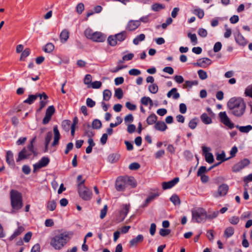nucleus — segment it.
<instances>
[{"label": "nucleus", "instance_id": "f257e3e1", "mask_svg": "<svg viewBox=\"0 0 252 252\" xmlns=\"http://www.w3.org/2000/svg\"><path fill=\"white\" fill-rule=\"evenodd\" d=\"M229 112L235 117H242L246 111V105L242 97H233L230 98L227 103Z\"/></svg>", "mask_w": 252, "mask_h": 252}, {"label": "nucleus", "instance_id": "f03ea898", "mask_svg": "<svg viewBox=\"0 0 252 252\" xmlns=\"http://www.w3.org/2000/svg\"><path fill=\"white\" fill-rule=\"evenodd\" d=\"M73 233L71 232H63L58 234L51 239L50 245L56 250L62 249L70 240Z\"/></svg>", "mask_w": 252, "mask_h": 252}, {"label": "nucleus", "instance_id": "7ed1b4c3", "mask_svg": "<svg viewBox=\"0 0 252 252\" xmlns=\"http://www.w3.org/2000/svg\"><path fill=\"white\" fill-rule=\"evenodd\" d=\"M10 195L11 205L13 209L11 213H13L23 207L22 196L20 192L14 189L10 191Z\"/></svg>", "mask_w": 252, "mask_h": 252}, {"label": "nucleus", "instance_id": "20e7f679", "mask_svg": "<svg viewBox=\"0 0 252 252\" xmlns=\"http://www.w3.org/2000/svg\"><path fill=\"white\" fill-rule=\"evenodd\" d=\"M84 34L88 39L96 42H103L106 38V36L104 33L99 32H94L90 28L85 30Z\"/></svg>", "mask_w": 252, "mask_h": 252}, {"label": "nucleus", "instance_id": "39448f33", "mask_svg": "<svg viewBox=\"0 0 252 252\" xmlns=\"http://www.w3.org/2000/svg\"><path fill=\"white\" fill-rule=\"evenodd\" d=\"M36 137L35 136L31 141L30 143L28 145V149L29 150L30 152L27 153V149L24 148L19 153L18 157L16 159L17 162H19L21 160L29 158L32 154L34 155H37L36 149H34L33 146V143L36 140Z\"/></svg>", "mask_w": 252, "mask_h": 252}, {"label": "nucleus", "instance_id": "423d86ee", "mask_svg": "<svg viewBox=\"0 0 252 252\" xmlns=\"http://www.w3.org/2000/svg\"><path fill=\"white\" fill-rule=\"evenodd\" d=\"M192 220L194 222H204L207 220V212L202 208H198L192 211Z\"/></svg>", "mask_w": 252, "mask_h": 252}, {"label": "nucleus", "instance_id": "0eeeda50", "mask_svg": "<svg viewBox=\"0 0 252 252\" xmlns=\"http://www.w3.org/2000/svg\"><path fill=\"white\" fill-rule=\"evenodd\" d=\"M84 183L85 180H83L78 184V192L80 196L83 200H89L92 198V192L84 186Z\"/></svg>", "mask_w": 252, "mask_h": 252}, {"label": "nucleus", "instance_id": "6e6552de", "mask_svg": "<svg viewBox=\"0 0 252 252\" xmlns=\"http://www.w3.org/2000/svg\"><path fill=\"white\" fill-rule=\"evenodd\" d=\"M218 116L220 121L229 129H232L234 127V124L231 121L225 111L220 112Z\"/></svg>", "mask_w": 252, "mask_h": 252}, {"label": "nucleus", "instance_id": "1a4fd4ad", "mask_svg": "<svg viewBox=\"0 0 252 252\" xmlns=\"http://www.w3.org/2000/svg\"><path fill=\"white\" fill-rule=\"evenodd\" d=\"M50 159L47 157H42L37 163L33 165V172L35 173L36 170L46 167L49 163Z\"/></svg>", "mask_w": 252, "mask_h": 252}, {"label": "nucleus", "instance_id": "9d476101", "mask_svg": "<svg viewBox=\"0 0 252 252\" xmlns=\"http://www.w3.org/2000/svg\"><path fill=\"white\" fill-rule=\"evenodd\" d=\"M55 112V109L54 106L53 105L49 106L46 109L45 115L42 120V123L44 125L48 124Z\"/></svg>", "mask_w": 252, "mask_h": 252}, {"label": "nucleus", "instance_id": "9b49d317", "mask_svg": "<svg viewBox=\"0 0 252 252\" xmlns=\"http://www.w3.org/2000/svg\"><path fill=\"white\" fill-rule=\"evenodd\" d=\"M115 187L117 190L119 191H123L125 190L127 187V185L125 177H119L117 179L115 183Z\"/></svg>", "mask_w": 252, "mask_h": 252}, {"label": "nucleus", "instance_id": "f8f14e48", "mask_svg": "<svg viewBox=\"0 0 252 252\" xmlns=\"http://www.w3.org/2000/svg\"><path fill=\"white\" fill-rule=\"evenodd\" d=\"M229 187L226 184H222L220 186L218 189V191L214 193L213 196L215 198H219L221 196H225L228 190Z\"/></svg>", "mask_w": 252, "mask_h": 252}, {"label": "nucleus", "instance_id": "ddd939ff", "mask_svg": "<svg viewBox=\"0 0 252 252\" xmlns=\"http://www.w3.org/2000/svg\"><path fill=\"white\" fill-rule=\"evenodd\" d=\"M202 152L205 156L206 161L209 163H212L214 161V158L213 154L210 153L211 148L210 147L203 146L202 147Z\"/></svg>", "mask_w": 252, "mask_h": 252}, {"label": "nucleus", "instance_id": "4468645a", "mask_svg": "<svg viewBox=\"0 0 252 252\" xmlns=\"http://www.w3.org/2000/svg\"><path fill=\"white\" fill-rule=\"evenodd\" d=\"M250 163L248 158H244L234 165L232 170L234 172H237L248 165Z\"/></svg>", "mask_w": 252, "mask_h": 252}, {"label": "nucleus", "instance_id": "2eb2a0df", "mask_svg": "<svg viewBox=\"0 0 252 252\" xmlns=\"http://www.w3.org/2000/svg\"><path fill=\"white\" fill-rule=\"evenodd\" d=\"M234 38L236 43L240 46H245L247 44V40L242 35L239 31L236 32L234 33Z\"/></svg>", "mask_w": 252, "mask_h": 252}, {"label": "nucleus", "instance_id": "dca6fc26", "mask_svg": "<svg viewBox=\"0 0 252 252\" xmlns=\"http://www.w3.org/2000/svg\"><path fill=\"white\" fill-rule=\"evenodd\" d=\"M38 96L40 97V99H41L42 97H43L44 100H46L48 98L47 95L45 93L34 95L32 94L29 95L28 98L25 100L24 102L25 103L31 104L37 99Z\"/></svg>", "mask_w": 252, "mask_h": 252}, {"label": "nucleus", "instance_id": "f3484780", "mask_svg": "<svg viewBox=\"0 0 252 252\" xmlns=\"http://www.w3.org/2000/svg\"><path fill=\"white\" fill-rule=\"evenodd\" d=\"M212 63L211 60L208 58H203L198 60L197 62L194 63L195 66L201 67H206Z\"/></svg>", "mask_w": 252, "mask_h": 252}, {"label": "nucleus", "instance_id": "a211bd4d", "mask_svg": "<svg viewBox=\"0 0 252 252\" xmlns=\"http://www.w3.org/2000/svg\"><path fill=\"white\" fill-rule=\"evenodd\" d=\"M140 26L139 21L138 20H129L126 27V29L128 31H133Z\"/></svg>", "mask_w": 252, "mask_h": 252}, {"label": "nucleus", "instance_id": "6ab92c4d", "mask_svg": "<svg viewBox=\"0 0 252 252\" xmlns=\"http://www.w3.org/2000/svg\"><path fill=\"white\" fill-rule=\"evenodd\" d=\"M179 178L178 177H176L169 182H163L162 184V188L164 190L169 189L174 187L177 183L179 182Z\"/></svg>", "mask_w": 252, "mask_h": 252}, {"label": "nucleus", "instance_id": "aec40b11", "mask_svg": "<svg viewBox=\"0 0 252 252\" xmlns=\"http://www.w3.org/2000/svg\"><path fill=\"white\" fill-rule=\"evenodd\" d=\"M53 131H54V141L52 144V146H55L58 144L59 140L61 137L60 133L58 130L57 126H54Z\"/></svg>", "mask_w": 252, "mask_h": 252}, {"label": "nucleus", "instance_id": "412c9836", "mask_svg": "<svg viewBox=\"0 0 252 252\" xmlns=\"http://www.w3.org/2000/svg\"><path fill=\"white\" fill-rule=\"evenodd\" d=\"M167 96L168 98L172 97L174 99H178L180 97V94L177 92V89L173 88L167 93Z\"/></svg>", "mask_w": 252, "mask_h": 252}, {"label": "nucleus", "instance_id": "4be33fe9", "mask_svg": "<svg viewBox=\"0 0 252 252\" xmlns=\"http://www.w3.org/2000/svg\"><path fill=\"white\" fill-rule=\"evenodd\" d=\"M84 135L88 138L92 137L94 135V133L89 124L84 125Z\"/></svg>", "mask_w": 252, "mask_h": 252}, {"label": "nucleus", "instance_id": "5701e85b", "mask_svg": "<svg viewBox=\"0 0 252 252\" xmlns=\"http://www.w3.org/2000/svg\"><path fill=\"white\" fill-rule=\"evenodd\" d=\"M144 240V237L142 234L138 235L135 238L132 239L130 242V245L131 247L136 246L137 244L142 242Z\"/></svg>", "mask_w": 252, "mask_h": 252}, {"label": "nucleus", "instance_id": "b1692460", "mask_svg": "<svg viewBox=\"0 0 252 252\" xmlns=\"http://www.w3.org/2000/svg\"><path fill=\"white\" fill-rule=\"evenodd\" d=\"M69 38V32L67 30L64 29L62 31L60 35L61 42L63 43H65Z\"/></svg>", "mask_w": 252, "mask_h": 252}, {"label": "nucleus", "instance_id": "393cba45", "mask_svg": "<svg viewBox=\"0 0 252 252\" xmlns=\"http://www.w3.org/2000/svg\"><path fill=\"white\" fill-rule=\"evenodd\" d=\"M6 161L9 165L14 166L15 165L13 154L11 151H8L6 152Z\"/></svg>", "mask_w": 252, "mask_h": 252}, {"label": "nucleus", "instance_id": "a878e982", "mask_svg": "<svg viewBox=\"0 0 252 252\" xmlns=\"http://www.w3.org/2000/svg\"><path fill=\"white\" fill-rule=\"evenodd\" d=\"M155 128L158 131H164L167 129V126L164 122L158 121L155 124Z\"/></svg>", "mask_w": 252, "mask_h": 252}, {"label": "nucleus", "instance_id": "bb28decb", "mask_svg": "<svg viewBox=\"0 0 252 252\" xmlns=\"http://www.w3.org/2000/svg\"><path fill=\"white\" fill-rule=\"evenodd\" d=\"M201 121L205 125H210L212 123V118L207 113H204L200 116Z\"/></svg>", "mask_w": 252, "mask_h": 252}, {"label": "nucleus", "instance_id": "cd10ccee", "mask_svg": "<svg viewBox=\"0 0 252 252\" xmlns=\"http://www.w3.org/2000/svg\"><path fill=\"white\" fill-rule=\"evenodd\" d=\"M118 42L124 41L127 37V32L125 31H122L118 33L115 34Z\"/></svg>", "mask_w": 252, "mask_h": 252}, {"label": "nucleus", "instance_id": "c85d7f7f", "mask_svg": "<svg viewBox=\"0 0 252 252\" xmlns=\"http://www.w3.org/2000/svg\"><path fill=\"white\" fill-rule=\"evenodd\" d=\"M24 228L22 226H19L18 227L17 229H16L13 233L10 236V240H13L15 237L20 235L24 231Z\"/></svg>", "mask_w": 252, "mask_h": 252}, {"label": "nucleus", "instance_id": "c756f323", "mask_svg": "<svg viewBox=\"0 0 252 252\" xmlns=\"http://www.w3.org/2000/svg\"><path fill=\"white\" fill-rule=\"evenodd\" d=\"M159 195V193L158 190H155L154 192L151 193L148 197L145 200V204L147 205L150 202H151L153 200H154L156 197L158 196Z\"/></svg>", "mask_w": 252, "mask_h": 252}, {"label": "nucleus", "instance_id": "7c9ffc66", "mask_svg": "<svg viewBox=\"0 0 252 252\" xmlns=\"http://www.w3.org/2000/svg\"><path fill=\"white\" fill-rule=\"evenodd\" d=\"M52 132L50 131V132H48L46 136H45V150H44V152H46L48 150V145H49V144L52 139Z\"/></svg>", "mask_w": 252, "mask_h": 252}, {"label": "nucleus", "instance_id": "2f4dec72", "mask_svg": "<svg viewBox=\"0 0 252 252\" xmlns=\"http://www.w3.org/2000/svg\"><path fill=\"white\" fill-rule=\"evenodd\" d=\"M157 121V117L155 114H152L148 117L146 120L147 123L149 125L156 124Z\"/></svg>", "mask_w": 252, "mask_h": 252}, {"label": "nucleus", "instance_id": "473e14b6", "mask_svg": "<svg viewBox=\"0 0 252 252\" xmlns=\"http://www.w3.org/2000/svg\"><path fill=\"white\" fill-rule=\"evenodd\" d=\"M126 182V183L127 187L130 186L132 188H134L136 186V183L133 177H125Z\"/></svg>", "mask_w": 252, "mask_h": 252}, {"label": "nucleus", "instance_id": "72a5a7b5", "mask_svg": "<svg viewBox=\"0 0 252 252\" xmlns=\"http://www.w3.org/2000/svg\"><path fill=\"white\" fill-rule=\"evenodd\" d=\"M107 42L108 44L111 46H116L118 43L116 35L109 36L107 38Z\"/></svg>", "mask_w": 252, "mask_h": 252}, {"label": "nucleus", "instance_id": "f704fd0d", "mask_svg": "<svg viewBox=\"0 0 252 252\" xmlns=\"http://www.w3.org/2000/svg\"><path fill=\"white\" fill-rule=\"evenodd\" d=\"M216 155V159L217 160H220L222 162L230 159V158H225V154L224 151H222L221 153H217Z\"/></svg>", "mask_w": 252, "mask_h": 252}, {"label": "nucleus", "instance_id": "c9c22d12", "mask_svg": "<svg viewBox=\"0 0 252 252\" xmlns=\"http://www.w3.org/2000/svg\"><path fill=\"white\" fill-rule=\"evenodd\" d=\"M56 206H57L56 201L54 200H49L47 203L46 208L48 210H49L51 211H53L54 210H55V209L56 208Z\"/></svg>", "mask_w": 252, "mask_h": 252}, {"label": "nucleus", "instance_id": "e433bc0d", "mask_svg": "<svg viewBox=\"0 0 252 252\" xmlns=\"http://www.w3.org/2000/svg\"><path fill=\"white\" fill-rule=\"evenodd\" d=\"M71 122L69 120H64L62 123L63 128L66 131H68L69 128H71Z\"/></svg>", "mask_w": 252, "mask_h": 252}, {"label": "nucleus", "instance_id": "4c0bfd02", "mask_svg": "<svg viewBox=\"0 0 252 252\" xmlns=\"http://www.w3.org/2000/svg\"><path fill=\"white\" fill-rule=\"evenodd\" d=\"M145 38V35L143 33H141L140 35H138L135 37V38L133 40V43L134 45H138L140 42L144 40Z\"/></svg>", "mask_w": 252, "mask_h": 252}, {"label": "nucleus", "instance_id": "58836bf2", "mask_svg": "<svg viewBox=\"0 0 252 252\" xmlns=\"http://www.w3.org/2000/svg\"><path fill=\"white\" fill-rule=\"evenodd\" d=\"M54 49V45L52 43L46 44L43 48V51L47 53H51Z\"/></svg>", "mask_w": 252, "mask_h": 252}, {"label": "nucleus", "instance_id": "ea45409f", "mask_svg": "<svg viewBox=\"0 0 252 252\" xmlns=\"http://www.w3.org/2000/svg\"><path fill=\"white\" fill-rule=\"evenodd\" d=\"M188 37L190 39V41L193 45H196L198 43V40L196 35L195 33H188Z\"/></svg>", "mask_w": 252, "mask_h": 252}, {"label": "nucleus", "instance_id": "a19ab883", "mask_svg": "<svg viewBox=\"0 0 252 252\" xmlns=\"http://www.w3.org/2000/svg\"><path fill=\"white\" fill-rule=\"evenodd\" d=\"M234 234V229L232 227H228L224 230V236L226 238H229Z\"/></svg>", "mask_w": 252, "mask_h": 252}, {"label": "nucleus", "instance_id": "79ce46f5", "mask_svg": "<svg viewBox=\"0 0 252 252\" xmlns=\"http://www.w3.org/2000/svg\"><path fill=\"white\" fill-rule=\"evenodd\" d=\"M112 95L111 92L108 89L104 90L103 92V99L105 101H108Z\"/></svg>", "mask_w": 252, "mask_h": 252}, {"label": "nucleus", "instance_id": "37998d69", "mask_svg": "<svg viewBox=\"0 0 252 252\" xmlns=\"http://www.w3.org/2000/svg\"><path fill=\"white\" fill-rule=\"evenodd\" d=\"M198 82L197 81H186L184 84V88H191L193 86L197 85Z\"/></svg>", "mask_w": 252, "mask_h": 252}, {"label": "nucleus", "instance_id": "c03bdc74", "mask_svg": "<svg viewBox=\"0 0 252 252\" xmlns=\"http://www.w3.org/2000/svg\"><path fill=\"white\" fill-rule=\"evenodd\" d=\"M170 200L175 205H179L181 203L180 198L176 194L172 195Z\"/></svg>", "mask_w": 252, "mask_h": 252}, {"label": "nucleus", "instance_id": "a18cd8bd", "mask_svg": "<svg viewBox=\"0 0 252 252\" xmlns=\"http://www.w3.org/2000/svg\"><path fill=\"white\" fill-rule=\"evenodd\" d=\"M92 77L90 74H87L84 79V83L87 85L88 88H90V86L92 83Z\"/></svg>", "mask_w": 252, "mask_h": 252}, {"label": "nucleus", "instance_id": "49530a36", "mask_svg": "<svg viewBox=\"0 0 252 252\" xmlns=\"http://www.w3.org/2000/svg\"><path fill=\"white\" fill-rule=\"evenodd\" d=\"M123 209L121 211V214L122 215H124V218H125L127 215L129 209H130V205L129 204H125L123 205Z\"/></svg>", "mask_w": 252, "mask_h": 252}, {"label": "nucleus", "instance_id": "de8ad7c7", "mask_svg": "<svg viewBox=\"0 0 252 252\" xmlns=\"http://www.w3.org/2000/svg\"><path fill=\"white\" fill-rule=\"evenodd\" d=\"M148 89L151 93L155 94L158 92V88L157 84L153 83L149 85Z\"/></svg>", "mask_w": 252, "mask_h": 252}, {"label": "nucleus", "instance_id": "09e8293b", "mask_svg": "<svg viewBox=\"0 0 252 252\" xmlns=\"http://www.w3.org/2000/svg\"><path fill=\"white\" fill-rule=\"evenodd\" d=\"M193 13L195 14L199 19H202L204 15V12L203 9L201 8L195 9Z\"/></svg>", "mask_w": 252, "mask_h": 252}, {"label": "nucleus", "instance_id": "8fccbe9b", "mask_svg": "<svg viewBox=\"0 0 252 252\" xmlns=\"http://www.w3.org/2000/svg\"><path fill=\"white\" fill-rule=\"evenodd\" d=\"M164 5L159 3H155L152 5V10L154 11H158L161 9H164Z\"/></svg>", "mask_w": 252, "mask_h": 252}, {"label": "nucleus", "instance_id": "3c124183", "mask_svg": "<svg viewBox=\"0 0 252 252\" xmlns=\"http://www.w3.org/2000/svg\"><path fill=\"white\" fill-rule=\"evenodd\" d=\"M102 126L101 122L98 119H95L92 123V127L94 129H99Z\"/></svg>", "mask_w": 252, "mask_h": 252}, {"label": "nucleus", "instance_id": "603ef678", "mask_svg": "<svg viewBox=\"0 0 252 252\" xmlns=\"http://www.w3.org/2000/svg\"><path fill=\"white\" fill-rule=\"evenodd\" d=\"M198 76L201 80H205L207 78V72L203 70L200 69L197 71Z\"/></svg>", "mask_w": 252, "mask_h": 252}, {"label": "nucleus", "instance_id": "864d4df0", "mask_svg": "<svg viewBox=\"0 0 252 252\" xmlns=\"http://www.w3.org/2000/svg\"><path fill=\"white\" fill-rule=\"evenodd\" d=\"M119 158V156L114 154L110 155L108 157V160L110 163H114L117 161Z\"/></svg>", "mask_w": 252, "mask_h": 252}, {"label": "nucleus", "instance_id": "5fc2aeb1", "mask_svg": "<svg viewBox=\"0 0 252 252\" xmlns=\"http://www.w3.org/2000/svg\"><path fill=\"white\" fill-rule=\"evenodd\" d=\"M151 15V14H149L148 15L141 17L139 20H138V21H139L140 25L141 24V22L144 23H147L150 22V17Z\"/></svg>", "mask_w": 252, "mask_h": 252}, {"label": "nucleus", "instance_id": "6e6d98bb", "mask_svg": "<svg viewBox=\"0 0 252 252\" xmlns=\"http://www.w3.org/2000/svg\"><path fill=\"white\" fill-rule=\"evenodd\" d=\"M219 212L218 211L210 212L209 214H207V219L212 220L216 218L219 215Z\"/></svg>", "mask_w": 252, "mask_h": 252}, {"label": "nucleus", "instance_id": "4d7b16f0", "mask_svg": "<svg viewBox=\"0 0 252 252\" xmlns=\"http://www.w3.org/2000/svg\"><path fill=\"white\" fill-rule=\"evenodd\" d=\"M197 125V121L196 118L191 119L189 123V127L192 129H195Z\"/></svg>", "mask_w": 252, "mask_h": 252}, {"label": "nucleus", "instance_id": "13d9d810", "mask_svg": "<svg viewBox=\"0 0 252 252\" xmlns=\"http://www.w3.org/2000/svg\"><path fill=\"white\" fill-rule=\"evenodd\" d=\"M102 86V83L100 81H95L93 82L90 86V88H92L94 89L100 88Z\"/></svg>", "mask_w": 252, "mask_h": 252}, {"label": "nucleus", "instance_id": "bf43d9fd", "mask_svg": "<svg viewBox=\"0 0 252 252\" xmlns=\"http://www.w3.org/2000/svg\"><path fill=\"white\" fill-rule=\"evenodd\" d=\"M252 129V126L248 125L246 126H242L240 128V131L243 133H248Z\"/></svg>", "mask_w": 252, "mask_h": 252}, {"label": "nucleus", "instance_id": "052dcab7", "mask_svg": "<svg viewBox=\"0 0 252 252\" xmlns=\"http://www.w3.org/2000/svg\"><path fill=\"white\" fill-rule=\"evenodd\" d=\"M115 95L118 99H121L123 96V92L121 88L116 89L115 91Z\"/></svg>", "mask_w": 252, "mask_h": 252}, {"label": "nucleus", "instance_id": "680f3d73", "mask_svg": "<svg viewBox=\"0 0 252 252\" xmlns=\"http://www.w3.org/2000/svg\"><path fill=\"white\" fill-rule=\"evenodd\" d=\"M207 171V170L205 166H200L197 171V176H200L203 175H205L204 173Z\"/></svg>", "mask_w": 252, "mask_h": 252}, {"label": "nucleus", "instance_id": "e2e57ef3", "mask_svg": "<svg viewBox=\"0 0 252 252\" xmlns=\"http://www.w3.org/2000/svg\"><path fill=\"white\" fill-rule=\"evenodd\" d=\"M116 120L117 121L116 122H114V123H110V126L111 127H114L118 126V125L121 124L123 121L122 119L119 116L116 117Z\"/></svg>", "mask_w": 252, "mask_h": 252}, {"label": "nucleus", "instance_id": "0e129e2a", "mask_svg": "<svg viewBox=\"0 0 252 252\" xmlns=\"http://www.w3.org/2000/svg\"><path fill=\"white\" fill-rule=\"evenodd\" d=\"M245 94L252 98V84L248 86L245 89Z\"/></svg>", "mask_w": 252, "mask_h": 252}, {"label": "nucleus", "instance_id": "69168bd1", "mask_svg": "<svg viewBox=\"0 0 252 252\" xmlns=\"http://www.w3.org/2000/svg\"><path fill=\"white\" fill-rule=\"evenodd\" d=\"M30 54V50L29 49L27 48V49H25L22 52V54H21L20 60L21 61L23 60V59L27 57L28 56H29Z\"/></svg>", "mask_w": 252, "mask_h": 252}, {"label": "nucleus", "instance_id": "338daca9", "mask_svg": "<svg viewBox=\"0 0 252 252\" xmlns=\"http://www.w3.org/2000/svg\"><path fill=\"white\" fill-rule=\"evenodd\" d=\"M222 47V44L220 42H216L213 47V51L214 52H218L220 51Z\"/></svg>", "mask_w": 252, "mask_h": 252}, {"label": "nucleus", "instance_id": "774afa93", "mask_svg": "<svg viewBox=\"0 0 252 252\" xmlns=\"http://www.w3.org/2000/svg\"><path fill=\"white\" fill-rule=\"evenodd\" d=\"M170 232L171 230L170 229L161 228L159 230V233L161 236L165 237L168 235L170 233Z\"/></svg>", "mask_w": 252, "mask_h": 252}]
</instances>
